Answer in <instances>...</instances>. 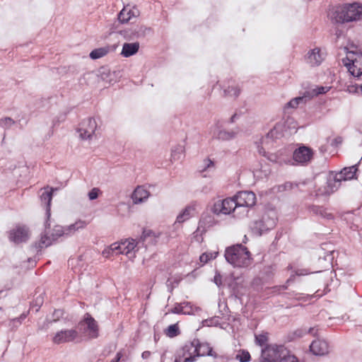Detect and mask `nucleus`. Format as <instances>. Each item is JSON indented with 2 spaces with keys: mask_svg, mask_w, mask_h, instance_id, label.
<instances>
[{
  "mask_svg": "<svg viewBox=\"0 0 362 362\" xmlns=\"http://www.w3.org/2000/svg\"><path fill=\"white\" fill-rule=\"evenodd\" d=\"M15 123L11 117H4L0 119V126L4 129L10 128Z\"/></svg>",
  "mask_w": 362,
  "mask_h": 362,
  "instance_id": "obj_32",
  "label": "nucleus"
},
{
  "mask_svg": "<svg viewBox=\"0 0 362 362\" xmlns=\"http://www.w3.org/2000/svg\"><path fill=\"white\" fill-rule=\"evenodd\" d=\"M240 93V90L236 86H228L224 90V95L226 97L237 98Z\"/></svg>",
  "mask_w": 362,
  "mask_h": 362,
  "instance_id": "obj_26",
  "label": "nucleus"
},
{
  "mask_svg": "<svg viewBox=\"0 0 362 362\" xmlns=\"http://www.w3.org/2000/svg\"><path fill=\"white\" fill-rule=\"evenodd\" d=\"M79 341H81L79 334L74 329L57 332L52 339L53 343L56 344Z\"/></svg>",
  "mask_w": 362,
  "mask_h": 362,
  "instance_id": "obj_7",
  "label": "nucleus"
},
{
  "mask_svg": "<svg viewBox=\"0 0 362 362\" xmlns=\"http://www.w3.org/2000/svg\"><path fill=\"white\" fill-rule=\"evenodd\" d=\"M310 212H312L316 215H320L322 217H325V218H330L332 217L331 214H329L325 209H324L321 206H312L310 208Z\"/></svg>",
  "mask_w": 362,
  "mask_h": 362,
  "instance_id": "obj_25",
  "label": "nucleus"
},
{
  "mask_svg": "<svg viewBox=\"0 0 362 362\" xmlns=\"http://www.w3.org/2000/svg\"><path fill=\"white\" fill-rule=\"evenodd\" d=\"M150 192L144 186H137L132 194L134 204H137L146 200Z\"/></svg>",
  "mask_w": 362,
  "mask_h": 362,
  "instance_id": "obj_17",
  "label": "nucleus"
},
{
  "mask_svg": "<svg viewBox=\"0 0 362 362\" xmlns=\"http://www.w3.org/2000/svg\"><path fill=\"white\" fill-rule=\"evenodd\" d=\"M214 282L217 286H220L221 284V276L219 274L215 275Z\"/></svg>",
  "mask_w": 362,
  "mask_h": 362,
  "instance_id": "obj_42",
  "label": "nucleus"
},
{
  "mask_svg": "<svg viewBox=\"0 0 362 362\" xmlns=\"http://www.w3.org/2000/svg\"><path fill=\"white\" fill-rule=\"evenodd\" d=\"M220 137H221L223 139H230V138L233 137V134L228 133L226 132H221Z\"/></svg>",
  "mask_w": 362,
  "mask_h": 362,
  "instance_id": "obj_41",
  "label": "nucleus"
},
{
  "mask_svg": "<svg viewBox=\"0 0 362 362\" xmlns=\"http://www.w3.org/2000/svg\"><path fill=\"white\" fill-rule=\"evenodd\" d=\"M313 155L314 151L311 148L302 146L294 151L293 158L299 164L306 165L311 161Z\"/></svg>",
  "mask_w": 362,
  "mask_h": 362,
  "instance_id": "obj_9",
  "label": "nucleus"
},
{
  "mask_svg": "<svg viewBox=\"0 0 362 362\" xmlns=\"http://www.w3.org/2000/svg\"><path fill=\"white\" fill-rule=\"evenodd\" d=\"M86 223L83 221H76L74 224L71 225L69 227L70 230H77L80 228H83L86 226Z\"/></svg>",
  "mask_w": 362,
  "mask_h": 362,
  "instance_id": "obj_36",
  "label": "nucleus"
},
{
  "mask_svg": "<svg viewBox=\"0 0 362 362\" xmlns=\"http://www.w3.org/2000/svg\"><path fill=\"white\" fill-rule=\"evenodd\" d=\"M195 209L192 206H187L182 213H180L177 217V222L183 223L185 221L189 219L194 212Z\"/></svg>",
  "mask_w": 362,
  "mask_h": 362,
  "instance_id": "obj_22",
  "label": "nucleus"
},
{
  "mask_svg": "<svg viewBox=\"0 0 362 362\" xmlns=\"http://www.w3.org/2000/svg\"><path fill=\"white\" fill-rule=\"evenodd\" d=\"M236 117V114H234L231 118H230V122H233L235 121V117Z\"/></svg>",
  "mask_w": 362,
  "mask_h": 362,
  "instance_id": "obj_45",
  "label": "nucleus"
},
{
  "mask_svg": "<svg viewBox=\"0 0 362 362\" xmlns=\"http://www.w3.org/2000/svg\"><path fill=\"white\" fill-rule=\"evenodd\" d=\"M324 57L317 47L314 48L309 51L306 56V62L311 66H319L323 61Z\"/></svg>",
  "mask_w": 362,
  "mask_h": 362,
  "instance_id": "obj_16",
  "label": "nucleus"
},
{
  "mask_svg": "<svg viewBox=\"0 0 362 362\" xmlns=\"http://www.w3.org/2000/svg\"><path fill=\"white\" fill-rule=\"evenodd\" d=\"M118 18L122 23L129 21L131 18L130 11L124 7L119 13Z\"/></svg>",
  "mask_w": 362,
  "mask_h": 362,
  "instance_id": "obj_31",
  "label": "nucleus"
},
{
  "mask_svg": "<svg viewBox=\"0 0 362 362\" xmlns=\"http://www.w3.org/2000/svg\"><path fill=\"white\" fill-rule=\"evenodd\" d=\"M84 324L87 325L86 332H88L90 339H95L99 336L98 323L89 313L85 314L84 318L80 322L79 325L82 326Z\"/></svg>",
  "mask_w": 362,
  "mask_h": 362,
  "instance_id": "obj_12",
  "label": "nucleus"
},
{
  "mask_svg": "<svg viewBox=\"0 0 362 362\" xmlns=\"http://www.w3.org/2000/svg\"><path fill=\"white\" fill-rule=\"evenodd\" d=\"M341 181L335 173L329 175L326 184L316 191L317 196H329L340 187Z\"/></svg>",
  "mask_w": 362,
  "mask_h": 362,
  "instance_id": "obj_6",
  "label": "nucleus"
},
{
  "mask_svg": "<svg viewBox=\"0 0 362 362\" xmlns=\"http://www.w3.org/2000/svg\"><path fill=\"white\" fill-rule=\"evenodd\" d=\"M217 255H218L217 252H206L203 253L199 257V260L201 262L206 264L211 259H215L217 257Z\"/></svg>",
  "mask_w": 362,
  "mask_h": 362,
  "instance_id": "obj_27",
  "label": "nucleus"
},
{
  "mask_svg": "<svg viewBox=\"0 0 362 362\" xmlns=\"http://www.w3.org/2000/svg\"><path fill=\"white\" fill-rule=\"evenodd\" d=\"M284 352L282 346L267 345L262 351V362H298L294 356Z\"/></svg>",
  "mask_w": 362,
  "mask_h": 362,
  "instance_id": "obj_3",
  "label": "nucleus"
},
{
  "mask_svg": "<svg viewBox=\"0 0 362 362\" xmlns=\"http://www.w3.org/2000/svg\"><path fill=\"white\" fill-rule=\"evenodd\" d=\"M111 50H113V49H111L109 46L95 49L90 53V57L93 59H99L105 56Z\"/></svg>",
  "mask_w": 362,
  "mask_h": 362,
  "instance_id": "obj_23",
  "label": "nucleus"
},
{
  "mask_svg": "<svg viewBox=\"0 0 362 362\" xmlns=\"http://www.w3.org/2000/svg\"><path fill=\"white\" fill-rule=\"evenodd\" d=\"M310 349L313 354L322 356L328 353L329 346L326 341L317 339L312 342Z\"/></svg>",
  "mask_w": 362,
  "mask_h": 362,
  "instance_id": "obj_15",
  "label": "nucleus"
},
{
  "mask_svg": "<svg viewBox=\"0 0 362 362\" xmlns=\"http://www.w3.org/2000/svg\"><path fill=\"white\" fill-rule=\"evenodd\" d=\"M236 359L240 362H248L251 359V356L247 351L240 350L236 355Z\"/></svg>",
  "mask_w": 362,
  "mask_h": 362,
  "instance_id": "obj_29",
  "label": "nucleus"
},
{
  "mask_svg": "<svg viewBox=\"0 0 362 362\" xmlns=\"http://www.w3.org/2000/svg\"><path fill=\"white\" fill-rule=\"evenodd\" d=\"M8 238L15 243L25 242L29 238L28 229L24 226H17L9 231Z\"/></svg>",
  "mask_w": 362,
  "mask_h": 362,
  "instance_id": "obj_13",
  "label": "nucleus"
},
{
  "mask_svg": "<svg viewBox=\"0 0 362 362\" xmlns=\"http://www.w3.org/2000/svg\"><path fill=\"white\" fill-rule=\"evenodd\" d=\"M51 240L49 237H48L47 235H44L41 237L40 240L38 244L39 248H43L47 247V246L51 245Z\"/></svg>",
  "mask_w": 362,
  "mask_h": 362,
  "instance_id": "obj_33",
  "label": "nucleus"
},
{
  "mask_svg": "<svg viewBox=\"0 0 362 362\" xmlns=\"http://www.w3.org/2000/svg\"><path fill=\"white\" fill-rule=\"evenodd\" d=\"M64 315V311L62 310H55L52 314L53 316V322L58 321Z\"/></svg>",
  "mask_w": 362,
  "mask_h": 362,
  "instance_id": "obj_40",
  "label": "nucleus"
},
{
  "mask_svg": "<svg viewBox=\"0 0 362 362\" xmlns=\"http://www.w3.org/2000/svg\"><path fill=\"white\" fill-rule=\"evenodd\" d=\"M160 233H156L151 230L145 229L143 231L142 235L141 237L143 241L146 240L148 238H152L153 239H156L159 237Z\"/></svg>",
  "mask_w": 362,
  "mask_h": 362,
  "instance_id": "obj_30",
  "label": "nucleus"
},
{
  "mask_svg": "<svg viewBox=\"0 0 362 362\" xmlns=\"http://www.w3.org/2000/svg\"><path fill=\"white\" fill-rule=\"evenodd\" d=\"M225 257L234 267H247L252 263L250 252L242 245H233L228 247L225 252Z\"/></svg>",
  "mask_w": 362,
  "mask_h": 362,
  "instance_id": "obj_2",
  "label": "nucleus"
},
{
  "mask_svg": "<svg viewBox=\"0 0 362 362\" xmlns=\"http://www.w3.org/2000/svg\"><path fill=\"white\" fill-rule=\"evenodd\" d=\"M268 340H269L268 333H267V332L262 333V334H259L255 336L256 343L261 346H266L267 343L268 342Z\"/></svg>",
  "mask_w": 362,
  "mask_h": 362,
  "instance_id": "obj_28",
  "label": "nucleus"
},
{
  "mask_svg": "<svg viewBox=\"0 0 362 362\" xmlns=\"http://www.w3.org/2000/svg\"><path fill=\"white\" fill-rule=\"evenodd\" d=\"M183 302L180 303H175L173 308L170 309L169 313H174V314H182L183 312Z\"/></svg>",
  "mask_w": 362,
  "mask_h": 362,
  "instance_id": "obj_35",
  "label": "nucleus"
},
{
  "mask_svg": "<svg viewBox=\"0 0 362 362\" xmlns=\"http://www.w3.org/2000/svg\"><path fill=\"white\" fill-rule=\"evenodd\" d=\"M274 288L277 289L278 291L286 290L287 288V286H279V288L276 287Z\"/></svg>",
  "mask_w": 362,
  "mask_h": 362,
  "instance_id": "obj_44",
  "label": "nucleus"
},
{
  "mask_svg": "<svg viewBox=\"0 0 362 362\" xmlns=\"http://www.w3.org/2000/svg\"><path fill=\"white\" fill-rule=\"evenodd\" d=\"M134 239H127L119 243H114L110 245V250L116 254L131 255L136 246Z\"/></svg>",
  "mask_w": 362,
  "mask_h": 362,
  "instance_id": "obj_10",
  "label": "nucleus"
},
{
  "mask_svg": "<svg viewBox=\"0 0 362 362\" xmlns=\"http://www.w3.org/2000/svg\"><path fill=\"white\" fill-rule=\"evenodd\" d=\"M164 333L167 337L170 338H173L178 336L180 334V331L177 323L171 325L168 327V328L165 329Z\"/></svg>",
  "mask_w": 362,
  "mask_h": 362,
  "instance_id": "obj_24",
  "label": "nucleus"
},
{
  "mask_svg": "<svg viewBox=\"0 0 362 362\" xmlns=\"http://www.w3.org/2000/svg\"><path fill=\"white\" fill-rule=\"evenodd\" d=\"M139 43L138 42L132 43H124L122 46L121 54L124 57H129L138 52L139 49Z\"/></svg>",
  "mask_w": 362,
  "mask_h": 362,
  "instance_id": "obj_20",
  "label": "nucleus"
},
{
  "mask_svg": "<svg viewBox=\"0 0 362 362\" xmlns=\"http://www.w3.org/2000/svg\"><path fill=\"white\" fill-rule=\"evenodd\" d=\"M197 348V358L199 356H210L216 358L217 354L213 351L212 347L209 343H201L198 339Z\"/></svg>",
  "mask_w": 362,
  "mask_h": 362,
  "instance_id": "obj_19",
  "label": "nucleus"
},
{
  "mask_svg": "<svg viewBox=\"0 0 362 362\" xmlns=\"http://www.w3.org/2000/svg\"><path fill=\"white\" fill-rule=\"evenodd\" d=\"M151 355V351H145L142 353L141 354V357L144 358V359H147Z\"/></svg>",
  "mask_w": 362,
  "mask_h": 362,
  "instance_id": "obj_43",
  "label": "nucleus"
},
{
  "mask_svg": "<svg viewBox=\"0 0 362 362\" xmlns=\"http://www.w3.org/2000/svg\"><path fill=\"white\" fill-rule=\"evenodd\" d=\"M234 199L236 204V207H251L256 203V195L252 192L243 191L238 192L234 197Z\"/></svg>",
  "mask_w": 362,
  "mask_h": 362,
  "instance_id": "obj_11",
  "label": "nucleus"
},
{
  "mask_svg": "<svg viewBox=\"0 0 362 362\" xmlns=\"http://www.w3.org/2000/svg\"><path fill=\"white\" fill-rule=\"evenodd\" d=\"M361 93H362V85L361 86Z\"/></svg>",
  "mask_w": 362,
  "mask_h": 362,
  "instance_id": "obj_48",
  "label": "nucleus"
},
{
  "mask_svg": "<svg viewBox=\"0 0 362 362\" xmlns=\"http://www.w3.org/2000/svg\"><path fill=\"white\" fill-rule=\"evenodd\" d=\"M358 169L355 165L344 168L340 172L335 173L339 180L342 181L350 180L356 179V172Z\"/></svg>",
  "mask_w": 362,
  "mask_h": 362,
  "instance_id": "obj_18",
  "label": "nucleus"
},
{
  "mask_svg": "<svg viewBox=\"0 0 362 362\" xmlns=\"http://www.w3.org/2000/svg\"><path fill=\"white\" fill-rule=\"evenodd\" d=\"M236 204L234 198H226L222 200L216 201L212 208L214 214L228 215L235 211Z\"/></svg>",
  "mask_w": 362,
  "mask_h": 362,
  "instance_id": "obj_8",
  "label": "nucleus"
},
{
  "mask_svg": "<svg viewBox=\"0 0 362 362\" xmlns=\"http://www.w3.org/2000/svg\"><path fill=\"white\" fill-rule=\"evenodd\" d=\"M209 161L211 164H213V162L211 160H209Z\"/></svg>",
  "mask_w": 362,
  "mask_h": 362,
  "instance_id": "obj_47",
  "label": "nucleus"
},
{
  "mask_svg": "<svg viewBox=\"0 0 362 362\" xmlns=\"http://www.w3.org/2000/svg\"><path fill=\"white\" fill-rule=\"evenodd\" d=\"M273 130L270 131V132L268 133L267 136H269L270 134L272 135Z\"/></svg>",
  "mask_w": 362,
  "mask_h": 362,
  "instance_id": "obj_46",
  "label": "nucleus"
},
{
  "mask_svg": "<svg viewBox=\"0 0 362 362\" xmlns=\"http://www.w3.org/2000/svg\"><path fill=\"white\" fill-rule=\"evenodd\" d=\"M328 18L338 23L357 21L362 18V4L354 1L334 6L329 9Z\"/></svg>",
  "mask_w": 362,
  "mask_h": 362,
  "instance_id": "obj_1",
  "label": "nucleus"
},
{
  "mask_svg": "<svg viewBox=\"0 0 362 362\" xmlns=\"http://www.w3.org/2000/svg\"><path fill=\"white\" fill-rule=\"evenodd\" d=\"M183 312L182 315H192L193 314L194 309L189 302H183Z\"/></svg>",
  "mask_w": 362,
  "mask_h": 362,
  "instance_id": "obj_38",
  "label": "nucleus"
},
{
  "mask_svg": "<svg viewBox=\"0 0 362 362\" xmlns=\"http://www.w3.org/2000/svg\"><path fill=\"white\" fill-rule=\"evenodd\" d=\"M198 339L187 341L176 352L174 362H194L197 358Z\"/></svg>",
  "mask_w": 362,
  "mask_h": 362,
  "instance_id": "obj_4",
  "label": "nucleus"
},
{
  "mask_svg": "<svg viewBox=\"0 0 362 362\" xmlns=\"http://www.w3.org/2000/svg\"><path fill=\"white\" fill-rule=\"evenodd\" d=\"M97 127V123L93 118H88L81 124L78 129L80 136L83 139H90L94 134Z\"/></svg>",
  "mask_w": 362,
  "mask_h": 362,
  "instance_id": "obj_14",
  "label": "nucleus"
},
{
  "mask_svg": "<svg viewBox=\"0 0 362 362\" xmlns=\"http://www.w3.org/2000/svg\"><path fill=\"white\" fill-rule=\"evenodd\" d=\"M329 87L327 86L317 87L312 90V95L317 96L320 94L326 93L329 90Z\"/></svg>",
  "mask_w": 362,
  "mask_h": 362,
  "instance_id": "obj_34",
  "label": "nucleus"
},
{
  "mask_svg": "<svg viewBox=\"0 0 362 362\" xmlns=\"http://www.w3.org/2000/svg\"><path fill=\"white\" fill-rule=\"evenodd\" d=\"M101 194V191L99 188L94 187L88 193V198L90 200L95 199L98 197L99 194Z\"/></svg>",
  "mask_w": 362,
  "mask_h": 362,
  "instance_id": "obj_39",
  "label": "nucleus"
},
{
  "mask_svg": "<svg viewBox=\"0 0 362 362\" xmlns=\"http://www.w3.org/2000/svg\"><path fill=\"white\" fill-rule=\"evenodd\" d=\"M54 188H49V187L45 188V192L40 195V200L47 207V211L49 213L50 210V204L52 199V195Z\"/></svg>",
  "mask_w": 362,
  "mask_h": 362,
  "instance_id": "obj_21",
  "label": "nucleus"
},
{
  "mask_svg": "<svg viewBox=\"0 0 362 362\" xmlns=\"http://www.w3.org/2000/svg\"><path fill=\"white\" fill-rule=\"evenodd\" d=\"M342 61L352 76L359 77L362 75V53L348 52Z\"/></svg>",
  "mask_w": 362,
  "mask_h": 362,
  "instance_id": "obj_5",
  "label": "nucleus"
},
{
  "mask_svg": "<svg viewBox=\"0 0 362 362\" xmlns=\"http://www.w3.org/2000/svg\"><path fill=\"white\" fill-rule=\"evenodd\" d=\"M303 97L295 98L287 103V106L292 108H296L298 106L299 103L303 100Z\"/></svg>",
  "mask_w": 362,
  "mask_h": 362,
  "instance_id": "obj_37",
  "label": "nucleus"
}]
</instances>
